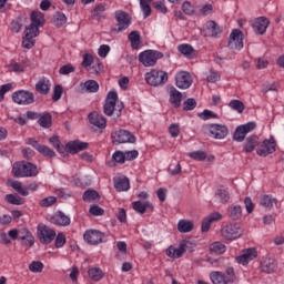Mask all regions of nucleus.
<instances>
[{"mask_svg":"<svg viewBox=\"0 0 284 284\" xmlns=\"http://www.w3.org/2000/svg\"><path fill=\"white\" fill-rule=\"evenodd\" d=\"M169 133L172 136V139H176L179 134H181V126L176 123L170 124Z\"/></svg>","mask_w":284,"mask_h":284,"instance_id":"56","label":"nucleus"},{"mask_svg":"<svg viewBox=\"0 0 284 284\" xmlns=\"http://www.w3.org/2000/svg\"><path fill=\"white\" fill-rule=\"evenodd\" d=\"M133 210L138 214H145V210H154V205L150 201H135L132 203Z\"/></svg>","mask_w":284,"mask_h":284,"instance_id":"30","label":"nucleus"},{"mask_svg":"<svg viewBox=\"0 0 284 284\" xmlns=\"http://www.w3.org/2000/svg\"><path fill=\"white\" fill-rule=\"evenodd\" d=\"M229 216L232 221H239L243 216V207L241 205H231L229 207Z\"/></svg>","mask_w":284,"mask_h":284,"instance_id":"37","label":"nucleus"},{"mask_svg":"<svg viewBox=\"0 0 284 284\" xmlns=\"http://www.w3.org/2000/svg\"><path fill=\"white\" fill-rule=\"evenodd\" d=\"M36 90L40 94H48L50 92V80L43 78L36 84Z\"/></svg>","mask_w":284,"mask_h":284,"instance_id":"38","label":"nucleus"},{"mask_svg":"<svg viewBox=\"0 0 284 284\" xmlns=\"http://www.w3.org/2000/svg\"><path fill=\"white\" fill-rule=\"evenodd\" d=\"M28 144L32 145V148H34L39 154H42V156H49L50 159L57 156V153H54L52 149L43 144H39V142H37L34 139H29Z\"/></svg>","mask_w":284,"mask_h":284,"instance_id":"20","label":"nucleus"},{"mask_svg":"<svg viewBox=\"0 0 284 284\" xmlns=\"http://www.w3.org/2000/svg\"><path fill=\"white\" fill-rule=\"evenodd\" d=\"M45 23V18L41 11L31 12V24L36 28H43Z\"/></svg>","mask_w":284,"mask_h":284,"instance_id":"31","label":"nucleus"},{"mask_svg":"<svg viewBox=\"0 0 284 284\" xmlns=\"http://www.w3.org/2000/svg\"><path fill=\"white\" fill-rule=\"evenodd\" d=\"M207 132L211 139H217L220 141L225 139L230 134L227 126L223 124H210L207 126Z\"/></svg>","mask_w":284,"mask_h":284,"instance_id":"11","label":"nucleus"},{"mask_svg":"<svg viewBox=\"0 0 284 284\" xmlns=\"http://www.w3.org/2000/svg\"><path fill=\"white\" fill-rule=\"evenodd\" d=\"M221 219H223V215L219 212H213V213L209 214L202 221L201 231L210 232V227H212V223H216V221H221Z\"/></svg>","mask_w":284,"mask_h":284,"instance_id":"24","label":"nucleus"},{"mask_svg":"<svg viewBox=\"0 0 284 284\" xmlns=\"http://www.w3.org/2000/svg\"><path fill=\"white\" fill-rule=\"evenodd\" d=\"M18 241H20L22 245L32 247V245H34V235H32V232L26 227L19 229Z\"/></svg>","mask_w":284,"mask_h":284,"instance_id":"23","label":"nucleus"},{"mask_svg":"<svg viewBox=\"0 0 284 284\" xmlns=\"http://www.w3.org/2000/svg\"><path fill=\"white\" fill-rule=\"evenodd\" d=\"M192 230H194V222H192L190 220H180L178 222V231L181 234H187V233L192 232Z\"/></svg>","mask_w":284,"mask_h":284,"instance_id":"33","label":"nucleus"},{"mask_svg":"<svg viewBox=\"0 0 284 284\" xmlns=\"http://www.w3.org/2000/svg\"><path fill=\"white\" fill-rule=\"evenodd\" d=\"M215 201L220 203H227L230 201V192L225 189H220L215 192Z\"/></svg>","mask_w":284,"mask_h":284,"instance_id":"40","label":"nucleus"},{"mask_svg":"<svg viewBox=\"0 0 284 284\" xmlns=\"http://www.w3.org/2000/svg\"><path fill=\"white\" fill-rule=\"evenodd\" d=\"M206 81H209V83H216L217 81H221V74L216 71H210L206 75Z\"/></svg>","mask_w":284,"mask_h":284,"instance_id":"60","label":"nucleus"},{"mask_svg":"<svg viewBox=\"0 0 284 284\" xmlns=\"http://www.w3.org/2000/svg\"><path fill=\"white\" fill-rule=\"evenodd\" d=\"M49 143H51V145H53V148H55V150H58L60 154H63L65 152V148L61 145L58 136H51Z\"/></svg>","mask_w":284,"mask_h":284,"instance_id":"51","label":"nucleus"},{"mask_svg":"<svg viewBox=\"0 0 284 284\" xmlns=\"http://www.w3.org/2000/svg\"><path fill=\"white\" fill-rule=\"evenodd\" d=\"M10 186L18 192V194H21V196H28L30 192H28V189L23 187L21 185V182L19 181H12L10 183Z\"/></svg>","mask_w":284,"mask_h":284,"instance_id":"46","label":"nucleus"},{"mask_svg":"<svg viewBox=\"0 0 284 284\" xmlns=\"http://www.w3.org/2000/svg\"><path fill=\"white\" fill-rule=\"evenodd\" d=\"M115 21L118 23V32H123L128 30L132 23L130 14L124 11H115Z\"/></svg>","mask_w":284,"mask_h":284,"instance_id":"15","label":"nucleus"},{"mask_svg":"<svg viewBox=\"0 0 284 284\" xmlns=\"http://www.w3.org/2000/svg\"><path fill=\"white\" fill-rule=\"evenodd\" d=\"M212 10H213L212 4L207 3L200 7L199 13L201 14V17H207V14H212Z\"/></svg>","mask_w":284,"mask_h":284,"instance_id":"61","label":"nucleus"},{"mask_svg":"<svg viewBox=\"0 0 284 284\" xmlns=\"http://www.w3.org/2000/svg\"><path fill=\"white\" fill-rule=\"evenodd\" d=\"M276 152V139H274L272 135L268 139H264L262 141V144L256 150L257 156H270V154H274Z\"/></svg>","mask_w":284,"mask_h":284,"instance_id":"6","label":"nucleus"},{"mask_svg":"<svg viewBox=\"0 0 284 284\" xmlns=\"http://www.w3.org/2000/svg\"><path fill=\"white\" fill-rule=\"evenodd\" d=\"M185 252H187V243L182 242L178 248L172 245L169 246L166 248V256L169 258H181Z\"/></svg>","mask_w":284,"mask_h":284,"instance_id":"22","label":"nucleus"},{"mask_svg":"<svg viewBox=\"0 0 284 284\" xmlns=\"http://www.w3.org/2000/svg\"><path fill=\"white\" fill-rule=\"evenodd\" d=\"M144 79L152 88H160L168 83V72L160 69H152L144 74Z\"/></svg>","mask_w":284,"mask_h":284,"instance_id":"3","label":"nucleus"},{"mask_svg":"<svg viewBox=\"0 0 284 284\" xmlns=\"http://www.w3.org/2000/svg\"><path fill=\"white\" fill-rule=\"evenodd\" d=\"M53 23L57 28H61V26H65V23H68V18L63 12H57L53 17Z\"/></svg>","mask_w":284,"mask_h":284,"instance_id":"47","label":"nucleus"},{"mask_svg":"<svg viewBox=\"0 0 284 284\" xmlns=\"http://www.w3.org/2000/svg\"><path fill=\"white\" fill-rule=\"evenodd\" d=\"M178 51L186 59H194V57H196V51L194 50V47L187 43H182L178 45Z\"/></svg>","mask_w":284,"mask_h":284,"instance_id":"27","label":"nucleus"},{"mask_svg":"<svg viewBox=\"0 0 284 284\" xmlns=\"http://www.w3.org/2000/svg\"><path fill=\"white\" fill-rule=\"evenodd\" d=\"M8 72H14L16 74H21L26 70V65L19 62H11L7 65Z\"/></svg>","mask_w":284,"mask_h":284,"instance_id":"41","label":"nucleus"},{"mask_svg":"<svg viewBox=\"0 0 284 284\" xmlns=\"http://www.w3.org/2000/svg\"><path fill=\"white\" fill-rule=\"evenodd\" d=\"M99 199V192L95 190H88L83 194V201L87 203H92V201H97Z\"/></svg>","mask_w":284,"mask_h":284,"instance_id":"48","label":"nucleus"},{"mask_svg":"<svg viewBox=\"0 0 284 284\" xmlns=\"http://www.w3.org/2000/svg\"><path fill=\"white\" fill-rule=\"evenodd\" d=\"M193 83L192 75L190 72L182 71L175 75V85L180 90H187Z\"/></svg>","mask_w":284,"mask_h":284,"instance_id":"13","label":"nucleus"},{"mask_svg":"<svg viewBox=\"0 0 284 284\" xmlns=\"http://www.w3.org/2000/svg\"><path fill=\"white\" fill-rule=\"evenodd\" d=\"M94 63V55L90 54V53H85L83 55V61H82V65L83 68L89 69L90 65H92Z\"/></svg>","mask_w":284,"mask_h":284,"instance_id":"59","label":"nucleus"},{"mask_svg":"<svg viewBox=\"0 0 284 284\" xmlns=\"http://www.w3.org/2000/svg\"><path fill=\"white\" fill-rule=\"evenodd\" d=\"M261 268L263 272H266V274H272L276 270V261L274 258L266 257L261 263Z\"/></svg>","mask_w":284,"mask_h":284,"instance_id":"35","label":"nucleus"},{"mask_svg":"<svg viewBox=\"0 0 284 284\" xmlns=\"http://www.w3.org/2000/svg\"><path fill=\"white\" fill-rule=\"evenodd\" d=\"M124 159L125 161H134V159H139V151H124Z\"/></svg>","mask_w":284,"mask_h":284,"instance_id":"63","label":"nucleus"},{"mask_svg":"<svg viewBox=\"0 0 284 284\" xmlns=\"http://www.w3.org/2000/svg\"><path fill=\"white\" fill-rule=\"evenodd\" d=\"M229 105L232 110H235V112H239V114H241L243 112V110H245V105H243V102H241L239 100H232L229 103Z\"/></svg>","mask_w":284,"mask_h":284,"instance_id":"52","label":"nucleus"},{"mask_svg":"<svg viewBox=\"0 0 284 284\" xmlns=\"http://www.w3.org/2000/svg\"><path fill=\"white\" fill-rule=\"evenodd\" d=\"M227 248L225 247V244L221 243V242H214L210 245V251L213 254H225V251Z\"/></svg>","mask_w":284,"mask_h":284,"instance_id":"44","label":"nucleus"},{"mask_svg":"<svg viewBox=\"0 0 284 284\" xmlns=\"http://www.w3.org/2000/svg\"><path fill=\"white\" fill-rule=\"evenodd\" d=\"M210 278L213 284H227L230 283L229 280L226 278L225 274L223 272H212L210 274Z\"/></svg>","mask_w":284,"mask_h":284,"instance_id":"36","label":"nucleus"},{"mask_svg":"<svg viewBox=\"0 0 284 284\" xmlns=\"http://www.w3.org/2000/svg\"><path fill=\"white\" fill-rule=\"evenodd\" d=\"M88 275L92 281H101L103 278V271L99 267H91L88 271Z\"/></svg>","mask_w":284,"mask_h":284,"instance_id":"42","label":"nucleus"},{"mask_svg":"<svg viewBox=\"0 0 284 284\" xmlns=\"http://www.w3.org/2000/svg\"><path fill=\"white\" fill-rule=\"evenodd\" d=\"M252 28L255 34H265L270 28V20L265 17H260L253 21Z\"/></svg>","mask_w":284,"mask_h":284,"instance_id":"21","label":"nucleus"},{"mask_svg":"<svg viewBox=\"0 0 284 284\" xmlns=\"http://www.w3.org/2000/svg\"><path fill=\"white\" fill-rule=\"evenodd\" d=\"M29 270H30V272H33L34 274H39V273L43 272V263L33 261L29 265Z\"/></svg>","mask_w":284,"mask_h":284,"instance_id":"54","label":"nucleus"},{"mask_svg":"<svg viewBox=\"0 0 284 284\" xmlns=\"http://www.w3.org/2000/svg\"><path fill=\"white\" fill-rule=\"evenodd\" d=\"M113 143H134L136 138L128 130H119L112 134Z\"/></svg>","mask_w":284,"mask_h":284,"instance_id":"16","label":"nucleus"},{"mask_svg":"<svg viewBox=\"0 0 284 284\" xmlns=\"http://www.w3.org/2000/svg\"><path fill=\"white\" fill-rule=\"evenodd\" d=\"M276 203H278V200H276V197L272 195L264 194L260 197V204L266 210H272L276 205Z\"/></svg>","mask_w":284,"mask_h":284,"instance_id":"32","label":"nucleus"},{"mask_svg":"<svg viewBox=\"0 0 284 284\" xmlns=\"http://www.w3.org/2000/svg\"><path fill=\"white\" fill-rule=\"evenodd\" d=\"M187 156L193 161H205L207 159V154L204 151H193L187 153Z\"/></svg>","mask_w":284,"mask_h":284,"instance_id":"49","label":"nucleus"},{"mask_svg":"<svg viewBox=\"0 0 284 284\" xmlns=\"http://www.w3.org/2000/svg\"><path fill=\"white\" fill-rule=\"evenodd\" d=\"M50 222L53 225H60V226L65 227V226L70 225V217L68 215H65L63 212L59 211L50 219Z\"/></svg>","mask_w":284,"mask_h":284,"instance_id":"25","label":"nucleus"},{"mask_svg":"<svg viewBox=\"0 0 284 284\" xmlns=\"http://www.w3.org/2000/svg\"><path fill=\"white\" fill-rule=\"evenodd\" d=\"M88 119L93 128H98V130H105L108 128V120H105V116L99 114V112H91Z\"/></svg>","mask_w":284,"mask_h":284,"instance_id":"18","label":"nucleus"},{"mask_svg":"<svg viewBox=\"0 0 284 284\" xmlns=\"http://www.w3.org/2000/svg\"><path fill=\"white\" fill-rule=\"evenodd\" d=\"M79 92H81V94H95V92H99V82L95 80L81 82L79 84Z\"/></svg>","mask_w":284,"mask_h":284,"instance_id":"19","label":"nucleus"},{"mask_svg":"<svg viewBox=\"0 0 284 284\" xmlns=\"http://www.w3.org/2000/svg\"><path fill=\"white\" fill-rule=\"evenodd\" d=\"M38 123L41 125V128H50V125H52V115H50V113L41 114Z\"/></svg>","mask_w":284,"mask_h":284,"instance_id":"43","label":"nucleus"},{"mask_svg":"<svg viewBox=\"0 0 284 284\" xmlns=\"http://www.w3.org/2000/svg\"><path fill=\"white\" fill-rule=\"evenodd\" d=\"M6 201H8V203L11 205H23V200L14 194H8L6 196Z\"/></svg>","mask_w":284,"mask_h":284,"instance_id":"53","label":"nucleus"},{"mask_svg":"<svg viewBox=\"0 0 284 284\" xmlns=\"http://www.w3.org/2000/svg\"><path fill=\"white\" fill-rule=\"evenodd\" d=\"M152 0H140V8L143 12L144 19H148L150 14H152V8H150V3Z\"/></svg>","mask_w":284,"mask_h":284,"instance_id":"45","label":"nucleus"},{"mask_svg":"<svg viewBox=\"0 0 284 284\" xmlns=\"http://www.w3.org/2000/svg\"><path fill=\"white\" fill-rule=\"evenodd\" d=\"M194 108H196V100L192 98L186 99L184 102V110L190 111L194 110Z\"/></svg>","mask_w":284,"mask_h":284,"instance_id":"64","label":"nucleus"},{"mask_svg":"<svg viewBox=\"0 0 284 284\" xmlns=\"http://www.w3.org/2000/svg\"><path fill=\"white\" fill-rule=\"evenodd\" d=\"M12 101L18 105H30V103H34V94L30 91L19 90L13 92Z\"/></svg>","mask_w":284,"mask_h":284,"instance_id":"10","label":"nucleus"},{"mask_svg":"<svg viewBox=\"0 0 284 284\" xmlns=\"http://www.w3.org/2000/svg\"><path fill=\"white\" fill-rule=\"evenodd\" d=\"M129 41L131 42V47L133 50H139L141 45V34L139 33V31H132L129 34Z\"/></svg>","mask_w":284,"mask_h":284,"instance_id":"39","label":"nucleus"},{"mask_svg":"<svg viewBox=\"0 0 284 284\" xmlns=\"http://www.w3.org/2000/svg\"><path fill=\"white\" fill-rule=\"evenodd\" d=\"M229 48L231 50H243V32L241 30L234 29L231 32Z\"/></svg>","mask_w":284,"mask_h":284,"instance_id":"14","label":"nucleus"},{"mask_svg":"<svg viewBox=\"0 0 284 284\" xmlns=\"http://www.w3.org/2000/svg\"><path fill=\"white\" fill-rule=\"evenodd\" d=\"M256 130V123L255 122H248L246 124H242L235 129L233 139L237 143H243L245 141V136L250 134V132H253Z\"/></svg>","mask_w":284,"mask_h":284,"instance_id":"9","label":"nucleus"},{"mask_svg":"<svg viewBox=\"0 0 284 284\" xmlns=\"http://www.w3.org/2000/svg\"><path fill=\"white\" fill-rule=\"evenodd\" d=\"M103 110L106 116H114L115 119L121 116V112H123V102L119 101V94L116 91H110L106 94Z\"/></svg>","mask_w":284,"mask_h":284,"instance_id":"1","label":"nucleus"},{"mask_svg":"<svg viewBox=\"0 0 284 284\" xmlns=\"http://www.w3.org/2000/svg\"><path fill=\"white\" fill-rule=\"evenodd\" d=\"M199 119L202 121H210V119H216L217 115L214 113V111H210L205 109L203 112L197 113Z\"/></svg>","mask_w":284,"mask_h":284,"instance_id":"50","label":"nucleus"},{"mask_svg":"<svg viewBox=\"0 0 284 284\" xmlns=\"http://www.w3.org/2000/svg\"><path fill=\"white\" fill-rule=\"evenodd\" d=\"M38 237L40 243L44 245H50L53 239H57V232L45 224L38 225Z\"/></svg>","mask_w":284,"mask_h":284,"instance_id":"8","label":"nucleus"},{"mask_svg":"<svg viewBox=\"0 0 284 284\" xmlns=\"http://www.w3.org/2000/svg\"><path fill=\"white\" fill-rule=\"evenodd\" d=\"M112 159L115 163H120V164H123L125 163V152L123 151H115L113 154H112Z\"/></svg>","mask_w":284,"mask_h":284,"instance_id":"55","label":"nucleus"},{"mask_svg":"<svg viewBox=\"0 0 284 284\" xmlns=\"http://www.w3.org/2000/svg\"><path fill=\"white\" fill-rule=\"evenodd\" d=\"M12 172L14 176H17L18 179L37 176V174H39V171L37 170V165L26 161L16 162L13 164Z\"/></svg>","mask_w":284,"mask_h":284,"instance_id":"2","label":"nucleus"},{"mask_svg":"<svg viewBox=\"0 0 284 284\" xmlns=\"http://www.w3.org/2000/svg\"><path fill=\"white\" fill-rule=\"evenodd\" d=\"M138 59L144 68H154V65H156V61H159V59H163V54L156 50H145L139 53Z\"/></svg>","mask_w":284,"mask_h":284,"instance_id":"4","label":"nucleus"},{"mask_svg":"<svg viewBox=\"0 0 284 284\" xmlns=\"http://www.w3.org/2000/svg\"><path fill=\"white\" fill-rule=\"evenodd\" d=\"M87 70L90 74H99L101 72V61L97 59Z\"/></svg>","mask_w":284,"mask_h":284,"instance_id":"58","label":"nucleus"},{"mask_svg":"<svg viewBox=\"0 0 284 284\" xmlns=\"http://www.w3.org/2000/svg\"><path fill=\"white\" fill-rule=\"evenodd\" d=\"M256 145H258V136L251 135V136L246 138V140L243 144V150L247 154H251V152H254V150H256Z\"/></svg>","mask_w":284,"mask_h":284,"instance_id":"29","label":"nucleus"},{"mask_svg":"<svg viewBox=\"0 0 284 284\" xmlns=\"http://www.w3.org/2000/svg\"><path fill=\"white\" fill-rule=\"evenodd\" d=\"M221 234L226 241H236L243 236V229L239 224H226L222 227Z\"/></svg>","mask_w":284,"mask_h":284,"instance_id":"5","label":"nucleus"},{"mask_svg":"<svg viewBox=\"0 0 284 284\" xmlns=\"http://www.w3.org/2000/svg\"><path fill=\"white\" fill-rule=\"evenodd\" d=\"M114 187L118 192H128L130 190V180L126 176L115 178Z\"/></svg>","mask_w":284,"mask_h":284,"instance_id":"28","label":"nucleus"},{"mask_svg":"<svg viewBox=\"0 0 284 284\" xmlns=\"http://www.w3.org/2000/svg\"><path fill=\"white\" fill-rule=\"evenodd\" d=\"M104 234L98 230H88L83 234V239L89 245H99V243H103Z\"/></svg>","mask_w":284,"mask_h":284,"instance_id":"12","label":"nucleus"},{"mask_svg":"<svg viewBox=\"0 0 284 284\" xmlns=\"http://www.w3.org/2000/svg\"><path fill=\"white\" fill-rule=\"evenodd\" d=\"M12 83H7V84H2L0 85V103L1 101H3V99H6V94H8V92L12 91Z\"/></svg>","mask_w":284,"mask_h":284,"instance_id":"57","label":"nucleus"},{"mask_svg":"<svg viewBox=\"0 0 284 284\" xmlns=\"http://www.w3.org/2000/svg\"><path fill=\"white\" fill-rule=\"evenodd\" d=\"M183 100V94L176 88H171L170 90V102L174 108H181V101Z\"/></svg>","mask_w":284,"mask_h":284,"instance_id":"34","label":"nucleus"},{"mask_svg":"<svg viewBox=\"0 0 284 284\" xmlns=\"http://www.w3.org/2000/svg\"><path fill=\"white\" fill-rule=\"evenodd\" d=\"M257 256H258V252L256 251V248L251 247V248L244 250L242 254L235 258V261L240 265H247L251 261H254V258H256Z\"/></svg>","mask_w":284,"mask_h":284,"instance_id":"17","label":"nucleus"},{"mask_svg":"<svg viewBox=\"0 0 284 284\" xmlns=\"http://www.w3.org/2000/svg\"><path fill=\"white\" fill-rule=\"evenodd\" d=\"M67 150L70 152V154H77L78 152H81L82 150H88V143L81 142L79 140L71 141L67 144Z\"/></svg>","mask_w":284,"mask_h":284,"instance_id":"26","label":"nucleus"},{"mask_svg":"<svg viewBox=\"0 0 284 284\" xmlns=\"http://www.w3.org/2000/svg\"><path fill=\"white\" fill-rule=\"evenodd\" d=\"M39 37V27L30 24L24 30V37L22 38V48L30 50L34 48V39Z\"/></svg>","mask_w":284,"mask_h":284,"instance_id":"7","label":"nucleus"},{"mask_svg":"<svg viewBox=\"0 0 284 284\" xmlns=\"http://www.w3.org/2000/svg\"><path fill=\"white\" fill-rule=\"evenodd\" d=\"M98 54L99 57H101V59H105V57L110 54V45L101 44L100 48L98 49Z\"/></svg>","mask_w":284,"mask_h":284,"instance_id":"62","label":"nucleus"}]
</instances>
